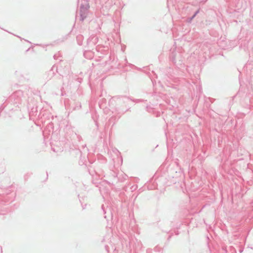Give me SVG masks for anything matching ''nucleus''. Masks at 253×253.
Returning a JSON list of instances; mask_svg holds the SVG:
<instances>
[{
	"label": "nucleus",
	"mask_w": 253,
	"mask_h": 253,
	"mask_svg": "<svg viewBox=\"0 0 253 253\" xmlns=\"http://www.w3.org/2000/svg\"><path fill=\"white\" fill-rule=\"evenodd\" d=\"M88 6L86 7L81 6L80 9V20L83 21L84 19L86 17L88 14Z\"/></svg>",
	"instance_id": "1"
},
{
	"label": "nucleus",
	"mask_w": 253,
	"mask_h": 253,
	"mask_svg": "<svg viewBox=\"0 0 253 253\" xmlns=\"http://www.w3.org/2000/svg\"><path fill=\"white\" fill-rule=\"evenodd\" d=\"M199 12V10H198L194 14V15L192 16V17L191 18V19H192Z\"/></svg>",
	"instance_id": "2"
}]
</instances>
